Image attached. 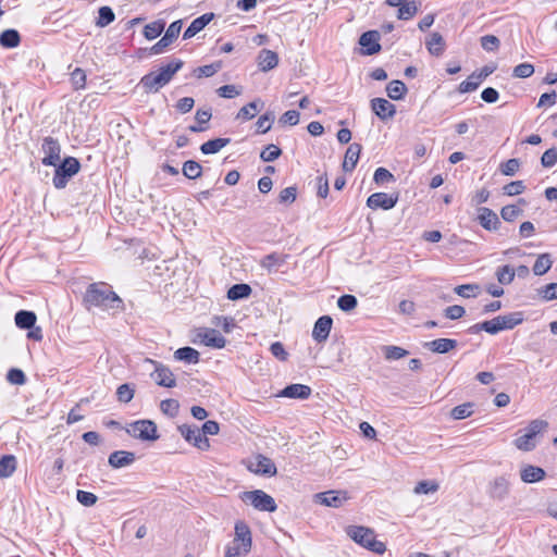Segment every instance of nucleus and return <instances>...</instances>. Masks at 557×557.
Returning <instances> with one entry per match:
<instances>
[{"label": "nucleus", "mask_w": 557, "mask_h": 557, "mask_svg": "<svg viewBox=\"0 0 557 557\" xmlns=\"http://www.w3.org/2000/svg\"><path fill=\"white\" fill-rule=\"evenodd\" d=\"M131 436L141 441H157L159 438L157 425L151 420H138L125 428Z\"/></svg>", "instance_id": "7"}, {"label": "nucleus", "mask_w": 557, "mask_h": 557, "mask_svg": "<svg viewBox=\"0 0 557 557\" xmlns=\"http://www.w3.org/2000/svg\"><path fill=\"white\" fill-rule=\"evenodd\" d=\"M214 18V13L209 12L205 13L201 16L195 18L190 25L186 28L183 34V39H190L200 33L212 20Z\"/></svg>", "instance_id": "22"}, {"label": "nucleus", "mask_w": 557, "mask_h": 557, "mask_svg": "<svg viewBox=\"0 0 557 557\" xmlns=\"http://www.w3.org/2000/svg\"><path fill=\"white\" fill-rule=\"evenodd\" d=\"M288 255H283L278 252H272L264 256L261 261V268L265 269L269 273L277 271L280 267L286 263Z\"/></svg>", "instance_id": "26"}, {"label": "nucleus", "mask_w": 557, "mask_h": 557, "mask_svg": "<svg viewBox=\"0 0 557 557\" xmlns=\"http://www.w3.org/2000/svg\"><path fill=\"white\" fill-rule=\"evenodd\" d=\"M476 220L484 230L490 232L497 231L502 224L498 215L486 207L478 208Z\"/></svg>", "instance_id": "14"}, {"label": "nucleus", "mask_w": 557, "mask_h": 557, "mask_svg": "<svg viewBox=\"0 0 557 557\" xmlns=\"http://www.w3.org/2000/svg\"><path fill=\"white\" fill-rule=\"evenodd\" d=\"M249 470L261 475L272 476L276 474V467L274 462L263 455H259L257 457L256 463H251L249 466Z\"/></svg>", "instance_id": "23"}, {"label": "nucleus", "mask_w": 557, "mask_h": 557, "mask_svg": "<svg viewBox=\"0 0 557 557\" xmlns=\"http://www.w3.org/2000/svg\"><path fill=\"white\" fill-rule=\"evenodd\" d=\"M544 469L535 466L528 465L520 471V478L524 483H535L545 478Z\"/></svg>", "instance_id": "30"}, {"label": "nucleus", "mask_w": 557, "mask_h": 557, "mask_svg": "<svg viewBox=\"0 0 557 557\" xmlns=\"http://www.w3.org/2000/svg\"><path fill=\"white\" fill-rule=\"evenodd\" d=\"M117 399L122 403H129L134 397V388L129 384H122L116 391Z\"/></svg>", "instance_id": "61"}, {"label": "nucleus", "mask_w": 557, "mask_h": 557, "mask_svg": "<svg viewBox=\"0 0 557 557\" xmlns=\"http://www.w3.org/2000/svg\"><path fill=\"white\" fill-rule=\"evenodd\" d=\"M516 275V271L510 265L499 267L496 271V277L499 284L508 285L510 284Z\"/></svg>", "instance_id": "46"}, {"label": "nucleus", "mask_w": 557, "mask_h": 557, "mask_svg": "<svg viewBox=\"0 0 557 557\" xmlns=\"http://www.w3.org/2000/svg\"><path fill=\"white\" fill-rule=\"evenodd\" d=\"M548 423L544 420H532L525 429V434L515 440V445L518 449L523 451H531L535 448V436L545 430Z\"/></svg>", "instance_id": "5"}, {"label": "nucleus", "mask_w": 557, "mask_h": 557, "mask_svg": "<svg viewBox=\"0 0 557 557\" xmlns=\"http://www.w3.org/2000/svg\"><path fill=\"white\" fill-rule=\"evenodd\" d=\"M384 357L386 360H398L409 355V351L399 346H384Z\"/></svg>", "instance_id": "47"}, {"label": "nucleus", "mask_w": 557, "mask_h": 557, "mask_svg": "<svg viewBox=\"0 0 557 557\" xmlns=\"http://www.w3.org/2000/svg\"><path fill=\"white\" fill-rule=\"evenodd\" d=\"M222 67V62L218 61L211 64L199 66L196 72L198 77H211Z\"/></svg>", "instance_id": "54"}, {"label": "nucleus", "mask_w": 557, "mask_h": 557, "mask_svg": "<svg viewBox=\"0 0 557 557\" xmlns=\"http://www.w3.org/2000/svg\"><path fill=\"white\" fill-rule=\"evenodd\" d=\"M242 499L260 511L273 512L277 508L274 498L262 490L244 492Z\"/></svg>", "instance_id": "6"}, {"label": "nucleus", "mask_w": 557, "mask_h": 557, "mask_svg": "<svg viewBox=\"0 0 557 557\" xmlns=\"http://www.w3.org/2000/svg\"><path fill=\"white\" fill-rule=\"evenodd\" d=\"M44 152L42 164L48 166H55L60 161L61 146L58 139L53 137H45L41 145Z\"/></svg>", "instance_id": "8"}, {"label": "nucleus", "mask_w": 557, "mask_h": 557, "mask_svg": "<svg viewBox=\"0 0 557 557\" xmlns=\"http://www.w3.org/2000/svg\"><path fill=\"white\" fill-rule=\"evenodd\" d=\"M275 116L273 112H267L263 115H261L256 125H257V132L260 134H265L271 129V125L274 121Z\"/></svg>", "instance_id": "50"}, {"label": "nucleus", "mask_w": 557, "mask_h": 557, "mask_svg": "<svg viewBox=\"0 0 557 557\" xmlns=\"http://www.w3.org/2000/svg\"><path fill=\"white\" fill-rule=\"evenodd\" d=\"M553 265V260L549 253H542L535 260L533 272L535 275H544Z\"/></svg>", "instance_id": "39"}, {"label": "nucleus", "mask_w": 557, "mask_h": 557, "mask_svg": "<svg viewBox=\"0 0 557 557\" xmlns=\"http://www.w3.org/2000/svg\"><path fill=\"white\" fill-rule=\"evenodd\" d=\"M454 292L463 298L476 297L480 292V286L478 284H463L458 285L454 288Z\"/></svg>", "instance_id": "49"}, {"label": "nucleus", "mask_w": 557, "mask_h": 557, "mask_svg": "<svg viewBox=\"0 0 557 557\" xmlns=\"http://www.w3.org/2000/svg\"><path fill=\"white\" fill-rule=\"evenodd\" d=\"M510 490V481L507 476L500 475L495 478L488 485V495L496 500H503L507 497Z\"/></svg>", "instance_id": "16"}, {"label": "nucleus", "mask_w": 557, "mask_h": 557, "mask_svg": "<svg viewBox=\"0 0 557 557\" xmlns=\"http://www.w3.org/2000/svg\"><path fill=\"white\" fill-rule=\"evenodd\" d=\"M542 298L546 301L557 299V283H549L539 290Z\"/></svg>", "instance_id": "64"}, {"label": "nucleus", "mask_w": 557, "mask_h": 557, "mask_svg": "<svg viewBox=\"0 0 557 557\" xmlns=\"http://www.w3.org/2000/svg\"><path fill=\"white\" fill-rule=\"evenodd\" d=\"M16 468L15 457L12 455L2 456L0 459V478L12 475Z\"/></svg>", "instance_id": "42"}, {"label": "nucleus", "mask_w": 557, "mask_h": 557, "mask_svg": "<svg viewBox=\"0 0 557 557\" xmlns=\"http://www.w3.org/2000/svg\"><path fill=\"white\" fill-rule=\"evenodd\" d=\"M424 347L436 354H446L457 347V341L451 338H437L425 343Z\"/></svg>", "instance_id": "29"}, {"label": "nucleus", "mask_w": 557, "mask_h": 557, "mask_svg": "<svg viewBox=\"0 0 557 557\" xmlns=\"http://www.w3.org/2000/svg\"><path fill=\"white\" fill-rule=\"evenodd\" d=\"M197 339L207 347L221 349L225 347V337L215 329H202L197 333Z\"/></svg>", "instance_id": "11"}, {"label": "nucleus", "mask_w": 557, "mask_h": 557, "mask_svg": "<svg viewBox=\"0 0 557 557\" xmlns=\"http://www.w3.org/2000/svg\"><path fill=\"white\" fill-rule=\"evenodd\" d=\"M252 289L248 284H234L227 290V298L231 300H239L250 296Z\"/></svg>", "instance_id": "38"}, {"label": "nucleus", "mask_w": 557, "mask_h": 557, "mask_svg": "<svg viewBox=\"0 0 557 557\" xmlns=\"http://www.w3.org/2000/svg\"><path fill=\"white\" fill-rule=\"evenodd\" d=\"M418 12V5L416 1H409L407 0L398 8L397 17L399 20H410Z\"/></svg>", "instance_id": "43"}, {"label": "nucleus", "mask_w": 557, "mask_h": 557, "mask_svg": "<svg viewBox=\"0 0 557 557\" xmlns=\"http://www.w3.org/2000/svg\"><path fill=\"white\" fill-rule=\"evenodd\" d=\"M311 395V388L304 384H290L283 388L280 396L286 398L307 399Z\"/></svg>", "instance_id": "28"}, {"label": "nucleus", "mask_w": 557, "mask_h": 557, "mask_svg": "<svg viewBox=\"0 0 557 557\" xmlns=\"http://www.w3.org/2000/svg\"><path fill=\"white\" fill-rule=\"evenodd\" d=\"M523 320V313L516 311L484 321L483 326H486V333L494 335L504 330H512L517 325L521 324Z\"/></svg>", "instance_id": "4"}, {"label": "nucleus", "mask_w": 557, "mask_h": 557, "mask_svg": "<svg viewBox=\"0 0 557 557\" xmlns=\"http://www.w3.org/2000/svg\"><path fill=\"white\" fill-rule=\"evenodd\" d=\"M398 196L387 195L386 193H374L367 199V206L371 209L389 210L396 206Z\"/></svg>", "instance_id": "15"}, {"label": "nucleus", "mask_w": 557, "mask_h": 557, "mask_svg": "<svg viewBox=\"0 0 557 557\" xmlns=\"http://www.w3.org/2000/svg\"><path fill=\"white\" fill-rule=\"evenodd\" d=\"M480 41H481L482 48L486 51H495L500 46L499 39L494 35L482 36Z\"/></svg>", "instance_id": "60"}, {"label": "nucleus", "mask_w": 557, "mask_h": 557, "mask_svg": "<svg viewBox=\"0 0 557 557\" xmlns=\"http://www.w3.org/2000/svg\"><path fill=\"white\" fill-rule=\"evenodd\" d=\"M407 90L408 89H407L406 85L401 81H398V79L392 81L386 86L387 96L392 100H401L405 97Z\"/></svg>", "instance_id": "36"}, {"label": "nucleus", "mask_w": 557, "mask_h": 557, "mask_svg": "<svg viewBox=\"0 0 557 557\" xmlns=\"http://www.w3.org/2000/svg\"><path fill=\"white\" fill-rule=\"evenodd\" d=\"M380 34L376 30H368L363 33L359 38V45L366 48L363 52L367 55H372L381 50V46L379 44Z\"/></svg>", "instance_id": "20"}, {"label": "nucleus", "mask_w": 557, "mask_h": 557, "mask_svg": "<svg viewBox=\"0 0 557 557\" xmlns=\"http://www.w3.org/2000/svg\"><path fill=\"white\" fill-rule=\"evenodd\" d=\"M212 117V113L210 109L202 110L198 109L195 114V120L197 121V125H189L188 131L191 133H199L207 129L206 124L209 123V121Z\"/></svg>", "instance_id": "34"}, {"label": "nucleus", "mask_w": 557, "mask_h": 557, "mask_svg": "<svg viewBox=\"0 0 557 557\" xmlns=\"http://www.w3.org/2000/svg\"><path fill=\"white\" fill-rule=\"evenodd\" d=\"M259 104L262 107L263 103L258 101H251L247 106H244L237 113V119L251 120L256 112L259 110Z\"/></svg>", "instance_id": "48"}, {"label": "nucleus", "mask_w": 557, "mask_h": 557, "mask_svg": "<svg viewBox=\"0 0 557 557\" xmlns=\"http://www.w3.org/2000/svg\"><path fill=\"white\" fill-rule=\"evenodd\" d=\"M20 41L21 36L16 29H5L0 34V45L4 48H15Z\"/></svg>", "instance_id": "37"}, {"label": "nucleus", "mask_w": 557, "mask_h": 557, "mask_svg": "<svg viewBox=\"0 0 557 557\" xmlns=\"http://www.w3.org/2000/svg\"><path fill=\"white\" fill-rule=\"evenodd\" d=\"M521 214L522 210L515 205L505 206L500 210L502 218L507 222H513Z\"/></svg>", "instance_id": "53"}, {"label": "nucleus", "mask_w": 557, "mask_h": 557, "mask_svg": "<svg viewBox=\"0 0 557 557\" xmlns=\"http://www.w3.org/2000/svg\"><path fill=\"white\" fill-rule=\"evenodd\" d=\"M556 163H557V149L556 148L547 149L541 158V164L544 168H553Z\"/></svg>", "instance_id": "63"}, {"label": "nucleus", "mask_w": 557, "mask_h": 557, "mask_svg": "<svg viewBox=\"0 0 557 557\" xmlns=\"http://www.w3.org/2000/svg\"><path fill=\"white\" fill-rule=\"evenodd\" d=\"M81 169L79 161L74 157H66L61 163L55 165L53 186L62 189L66 186L71 177L78 173Z\"/></svg>", "instance_id": "3"}, {"label": "nucleus", "mask_w": 557, "mask_h": 557, "mask_svg": "<svg viewBox=\"0 0 557 557\" xmlns=\"http://www.w3.org/2000/svg\"><path fill=\"white\" fill-rule=\"evenodd\" d=\"M182 60H173L169 64L161 66L160 70L163 72L165 77L171 82L176 72H178L183 67Z\"/></svg>", "instance_id": "59"}, {"label": "nucleus", "mask_w": 557, "mask_h": 557, "mask_svg": "<svg viewBox=\"0 0 557 557\" xmlns=\"http://www.w3.org/2000/svg\"><path fill=\"white\" fill-rule=\"evenodd\" d=\"M234 545H239L244 554H248L251 549V532L249 527L244 522H237L235 524Z\"/></svg>", "instance_id": "17"}, {"label": "nucleus", "mask_w": 557, "mask_h": 557, "mask_svg": "<svg viewBox=\"0 0 557 557\" xmlns=\"http://www.w3.org/2000/svg\"><path fill=\"white\" fill-rule=\"evenodd\" d=\"M165 22L162 20L151 22L144 27V36L148 40L156 39L164 30Z\"/></svg>", "instance_id": "41"}, {"label": "nucleus", "mask_w": 557, "mask_h": 557, "mask_svg": "<svg viewBox=\"0 0 557 557\" xmlns=\"http://www.w3.org/2000/svg\"><path fill=\"white\" fill-rule=\"evenodd\" d=\"M115 20V14L110 7L103 5L98 11L96 25L98 27H106Z\"/></svg>", "instance_id": "44"}, {"label": "nucleus", "mask_w": 557, "mask_h": 557, "mask_svg": "<svg viewBox=\"0 0 557 557\" xmlns=\"http://www.w3.org/2000/svg\"><path fill=\"white\" fill-rule=\"evenodd\" d=\"M429 52L432 55L440 57L445 50V40L440 33H432L425 42Z\"/></svg>", "instance_id": "32"}, {"label": "nucleus", "mask_w": 557, "mask_h": 557, "mask_svg": "<svg viewBox=\"0 0 557 557\" xmlns=\"http://www.w3.org/2000/svg\"><path fill=\"white\" fill-rule=\"evenodd\" d=\"M534 73V66L531 63H521L513 67L512 76L517 78H528Z\"/></svg>", "instance_id": "56"}, {"label": "nucleus", "mask_w": 557, "mask_h": 557, "mask_svg": "<svg viewBox=\"0 0 557 557\" xmlns=\"http://www.w3.org/2000/svg\"><path fill=\"white\" fill-rule=\"evenodd\" d=\"M362 150V147L360 144L354 143L351 144L345 153L344 161H343V170L345 172H352L356 168L360 152Z\"/></svg>", "instance_id": "27"}, {"label": "nucleus", "mask_w": 557, "mask_h": 557, "mask_svg": "<svg viewBox=\"0 0 557 557\" xmlns=\"http://www.w3.org/2000/svg\"><path fill=\"white\" fill-rule=\"evenodd\" d=\"M373 112L383 121L392 119L396 114V107L384 98L371 100Z\"/></svg>", "instance_id": "21"}, {"label": "nucleus", "mask_w": 557, "mask_h": 557, "mask_svg": "<svg viewBox=\"0 0 557 557\" xmlns=\"http://www.w3.org/2000/svg\"><path fill=\"white\" fill-rule=\"evenodd\" d=\"M174 358L178 361H184L186 363L195 364V363L199 362L200 354L195 348L186 346V347L178 348L174 352Z\"/></svg>", "instance_id": "33"}, {"label": "nucleus", "mask_w": 557, "mask_h": 557, "mask_svg": "<svg viewBox=\"0 0 557 557\" xmlns=\"http://www.w3.org/2000/svg\"><path fill=\"white\" fill-rule=\"evenodd\" d=\"M474 72L463 82L460 83L458 90L461 94L474 91L480 85L481 81L473 78Z\"/></svg>", "instance_id": "58"}, {"label": "nucleus", "mask_w": 557, "mask_h": 557, "mask_svg": "<svg viewBox=\"0 0 557 557\" xmlns=\"http://www.w3.org/2000/svg\"><path fill=\"white\" fill-rule=\"evenodd\" d=\"M76 498L83 506L86 507L94 506L98 500V497L94 493L82 490L77 491Z\"/></svg>", "instance_id": "62"}, {"label": "nucleus", "mask_w": 557, "mask_h": 557, "mask_svg": "<svg viewBox=\"0 0 557 557\" xmlns=\"http://www.w3.org/2000/svg\"><path fill=\"white\" fill-rule=\"evenodd\" d=\"M85 307L90 310L92 307L102 310L121 309L122 299L112 290L107 283L99 282L90 284L83 298Z\"/></svg>", "instance_id": "1"}, {"label": "nucleus", "mask_w": 557, "mask_h": 557, "mask_svg": "<svg viewBox=\"0 0 557 557\" xmlns=\"http://www.w3.org/2000/svg\"><path fill=\"white\" fill-rule=\"evenodd\" d=\"M333 325V320L330 315L320 317L313 326L312 337L318 343H323L329 338L331 329Z\"/></svg>", "instance_id": "19"}, {"label": "nucleus", "mask_w": 557, "mask_h": 557, "mask_svg": "<svg viewBox=\"0 0 557 557\" xmlns=\"http://www.w3.org/2000/svg\"><path fill=\"white\" fill-rule=\"evenodd\" d=\"M347 499L346 492L327 491L315 494L317 503L334 508L341 507Z\"/></svg>", "instance_id": "18"}, {"label": "nucleus", "mask_w": 557, "mask_h": 557, "mask_svg": "<svg viewBox=\"0 0 557 557\" xmlns=\"http://www.w3.org/2000/svg\"><path fill=\"white\" fill-rule=\"evenodd\" d=\"M178 431L181 435L185 438L186 442L193 444L195 447L206 450L209 448V440L202 435L200 429L197 426H191L188 424H183L178 426Z\"/></svg>", "instance_id": "9"}, {"label": "nucleus", "mask_w": 557, "mask_h": 557, "mask_svg": "<svg viewBox=\"0 0 557 557\" xmlns=\"http://www.w3.org/2000/svg\"><path fill=\"white\" fill-rule=\"evenodd\" d=\"M282 154V150L274 144L268 145L260 153L263 162H273Z\"/></svg>", "instance_id": "51"}, {"label": "nucleus", "mask_w": 557, "mask_h": 557, "mask_svg": "<svg viewBox=\"0 0 557 557\" xmlns=\"http://www.w3.org/2000/svg\"><path fill=\"white\" fill-rule=\"evenodd\" d=\"M348 536L362 547L375 553L383 554L386 546L383 542L377 541L374 531L359 525H350L347 528Z\"/></svg>", "instance_id": "2"}, {"label": "nucleus", "mask_w": 557, "mask_h": 557, "mask_svg": "<svg viewBox=\"0 0 557 557\" xmlns=\"http://www.w3.org/2000/svg\"><path fill=\"white\" fill-rule=\"evenodd\" d=\"M151 362L156 367L154 371L151 373V377L154 380V382L163 387H174L176 385V381L170 368L152 360Z\"/></svg>", "instance_id": "13"}, {"label": "nucleus", "mask_w": 557, "mask_h": 557, "mask_svg": "<svg viewBox=\"0 0 557 557\" xmlns=\"http://www.w3.org/2000/svg\"><path fill=\"white\" fill-rule=\"evenodd\" d=\"M7 380L11 384L23 385L26 383V375L21 369L12 368L7 374Z\"/></svg>", "instance_id": "57"}, {"label": "nucleus", "mask_w": 557, "mask_h": 557, "mask_svg": "<svg viewBox=\"0 0 557 557\" xmlns=\"http://www.w3.org/2000/svg\"><path fill=\"white\" fill-rule=\"evenodd\" d=\"M257 63L260 71L269 72L277 66L278 55L272 50L262 49L257 57Z\"/></svg>", "instance_id": "25"}, {"label": "nucleus", "mask_w": 557, "mask_h": 557, "mask_svg": "<svg viewBox=\"0 0 557 557\" xmlns=\"http://www.w3.org/2000/svg\"><path fill=\"white\" fill-rule=\"evenodd\" d=\"M14 320L17 327L28 330L36 324L37 317L34 311L20 310L15 313Z\"/></svg>", "instance_id": "31"}, {"label": "nucleus", "mask_w": 557, "mask_h": 557, "mask_svg": "<svg viewBox=\"0 0 557 557\" xmlns=\"http://www.w3.org/2000/svg\"><path fill=\"white\" fill-rule=\"evenodd\" d=\"M169 83L170 81L165 77L160 69L158 72H150L144 75L140 79L141 86L148 92H158Z\"/></svg>", "instance_id": "12"}, {"label": "nucleus", "mask_w": 557, "mask_h": 557, "mask_svg": "<svg viewBox=\"0 0 557 557\" xmlns=\"http://www.w3.org/2000/svg\"><path fill=\"white\" fill-rule=\"evenodd\" d=\"M473 403H465L454 407L450 411V416L455 420H462L470 417L473 413Z\"/></svg>", "instance_id": "45"}, {"label": "nucleus", "mask_w": 557, "mask_h": 557, "mask_svg": "<svg viewBox=\"0 0 557 557\" xmlns=\"http://www.w3.org/2000/svg\"><path fill=\"white\" fill-rule=\"evenodd\" d=\"M161 411L170 417H175L178 413L180 404L176 399H164L160 404Z\"/></svg>", "instance_id": "55"}, {"label": "nucleus", "mask_w": 557, "mask_h": 557, "mask_svg": "<svg viewBox=\"0 0 557 557\" xmlns=\"http://www.w3.org/2000/svg\"><path fill=\"white\" fill-rule=\"evenodd\" d=\"M182 172L188 180H196L201 176L202 166L197 161L188 160L184 162Z\"/></svg>", "instance_id": "40"}, {"label": "nucleus", "mask_w": 557, "mask_h": 557, "mask_svg": "<svg viewBox=\"0 0 557 557\" xmlns=\"http://www.w3.org/2000/svg\"><path fill=\"white\" fill-rule=\"evenodd\" d=\"M136 459V456L133 451L126 450H116L110 454L108 462L114 468H123L132 465Z\"/></svg>", "instance_id": "24"}, {"label": "nucleus", "mask_w": 557, "mask_h": 557, "mask_svg": "<svg viewBox=\"0 0 557 557\" xmlns=\"http://www.w3.org/2000/svg\"><path fill=\"white\" fill-rule=\"evenodd\" d=\"M183 22L182 20L174 21L170 24L168 29L165 30V34L162 36V38L154 44L150 51L152 54H159L164 51L166 47H169L180 35L182 30Z\"/></svg>", "instance_id": "10"}, {"label": "nucleus", "mask_w": 557, "mask_h": 557, "mask_svg": "<svg viewBox=\"0 0 557 557\" xmlns=\"http://www.w3.org/2000/svg\"><path fill=\"white\" fill-rule=\"evenodd\" d=\"M231 143V138H215L203 143L200 146V151L203 154H213L219 152L222 148Z\"/></svg>", "instance_id": "35"}, {"label": "nucleus", "mask_w": 557, "mask_h": 557, "mask_svg": "<svg viewBox=\"0 0 557 557\" xmlns=\"http://www.w3.org/2000/svg\"><path fill=\"white\" fill-rule=\"evenodd\" d=\"M358 305L356 296L346 294L338 298L337 306L342 311L349 312L354 310Z\"/></svg>", "instance_id": "52"}]
</instances>
